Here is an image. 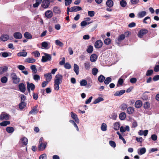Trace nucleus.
Wrapping results in <instances>:
<instances>
[{"mask_svg":"<svg viewBox=\"0 0 159 159\" xmlns=\"http://www.w3.org/2000/svg\"><path fill=\"white\" fill-rule=\"evenodd\" d=\"M109 143L110 146L113 148H115L116 146L115 142L113 141H110L109 142Z\"/></svg>","mask_w":159,"mask_h":159,"instance_id":"nucleus-56","label":"nucleus"},{"mask_svg":"<svg viewBox=\"0 0 159 159\" xmlns=\"http://www.w3.org/2000/svg\"><path fill=\"white\" fill-rule=\"evenodd\" d=\"M150 107V103L148 102H146L144 104L143 107L144 109H147Z\"/></svg>","mask_w":159,"mask_h":159,"instance_id":"nucleus-52","label":"nucleus"},{"mask_svg":"<svg viewBox=\"0 0 159 159\" xmlns=\"http://www.w3.org/2000/svg\"><path fill=\"white\" fill-rule=\"evenodd\" d=\"M36 0V3L33 4V7L34 8L37 7L42 3L41 7L44 8H48L50 5V2L48 0Z\"/></svg>","mask_w":159,"mask_h":159,"instance_id":"nucleus-1","label":"nucleus"},{"mask_svg":"<svg viewBox=\"0 0 159 159\" xmlns=\"http://www.w3.org/2000/svg\"><path fill=\"white\" fill-rule=\"evenodd\" d=\"M44 76L46 79V80L50 82L52 78V76L51 73L45 74H44Z\"/></svg>","mask_w":159,"mask_h":159,"instance_id":"nucleus-16","label":"nucleus"},{"mask_svg":"<svg viewBox=\"0 0 159 159\" xmlns=\"http://www.w3.org/2000/svg\"><path fill=\"white\" fill-rule=\"evenodd\" d=\"M112 80L111 78L110 77H107L104 80V83L105 84H108Z\"/></svg>","mask_w":159,"mask_h":159,"instance_id":"nucleus-38","label":"nucleus"},{"mask_svg":"<svg viewBox=\"0 0 159 159\" xmlns=\"http://www.w3.org/2000/svg\"><path fill=\"white\" fill-rule=\"evenodd\" d=\"M32 53L34 54V56L35 57H38L40 56V53L38 51H36L32 52Z\"/></svg>","mask_w":159,"mask_h":159,"instance_id":"nucleus-59","label":"nucleus"},{"mask_svg":"<svg viewBox=\"0 0 159 159\" xmlns=\"http://www.w3.org/2000/svg\"><path fill=\"white\" fill-rule=\"evenodd\" d=\"M101 128L102 131H106L107 130V125L106 124L103 123L101 125Z\"/></svg>","mask_w":159,"mask_h":159,"instance_id":"nucleus-46","label":"nucleus"},{"mask_svg":"<svg viewBox=\"0 0 159 159\" xmlns=\"http://www.w3.org/2000/svg\"><path fill=\"white\" fill-rule=\"evenodd\" d=\"M70 115L71 117L75 120L77 123H79V120L78 117L77 115L73 112H71Z\"/></svg>","mask_w":159,"mask_h":159,"instance_id":"nucleus-10","label":"nucleus"},{"mask_svg":"<svg viewBox=\"0 0 159 159\" xmlns=\"http://www.w3.org/2000/svg\"><path fill=\"white\" fill-rule=\"evenodd\" d=\"M27 53L26 52H19L17 54V55L19 57H25L26 56Z\"/></svg>","mask_w":159,"mask_h":159,"instance_id":"nucleus-44","label":"nucleus"},{"mask_svg":"<svg viewBox=\"0 0 159 159\" xmlns=\"http://www.w3.org/2000/svg\"><path fill=\"white\" fill-rule=\"evenodd\" d=\"M30 69L32 70V72L34 73H36L37 72V70L36 68L35 65H33L30 66Z\"/></svg>","mask_w":159,"mask_h":159,"instance_id":"nucleus-45","label":"nucleus"},{"mask_svg":"<svg viewBox=\"0 0 159 159\" xmlns=\"http://www.w3.org/2000/svg\"><path fill=\"white\" fill-rule=\"evenodd\" d=\"M63 79V76L62 75L59 74H57L55 76L54 82L58 83L61 84Z\"/></svg>","mask_w":159,"mask_h":159,"instance_id":"nucleus-4","label":"nucleus"},{"mask_svg":"<svg viewBox=\"0 0 159 159\" xmlns=\"http://www.w3.org/2000/svg\"><path fill=\"white\" fill-rule=\"evenodd\" d=\"M13 36L15 39H21L22 37V34L20 33L19 32H15L13 34Z\"/></svg>","mask_w":159,"mask_h":159,"instance_id":"nucleus-15","label":"nucleus"},{"mask_svg":"<svg viewBox=\"0 0 159 159\" xmlns=\"http://www.w3.org/2000/svg\"><path fill=\"white\" fill-rule=\"evenodd\" d=\"M38 105H36L32 108L31 110L29 112V114H35L38 113L39 110L37 109L38 107Z\"/></svg>","mask_w":159,"mask_h":159,"instance_id":"nucleus-11","label":"nucleus"},{"mask_svg":"<svg viewBox=\"0 0 159 159\" xmlns=\"http://www.w3.org/2000/svg\"><path fill=\"white\" fill-rule=\"evenodd\" d=\"M7 80L8 79L7 77L5 76L2 77L1 79V82L3 84L7 83Z\"/></svg>","mask_w":159,"mask_h":159,"instance_id":"nucleus-47","label":"nucleus"},{"mask_svg":"<svg viewBox=\"0 0 159 159\" xmlns=\"http://www.w3.org/2000/svg\"><path fill=\"white\" fill-rule=\"evenodd\" d=\"M55 44L56 45H58L60 47H63V43L60 41L59 40H56L55 41Z\"/></svg>","mask_w":159,"mask_h":159,"instance_id":"nucleus-48","label":"nucleus"},{"mask_svg":"<svg viewBox=\"0 0 159 159\" xmlns=\"http://www.w3.org/2000/svg\"><path fill=\"white\" fill-rule=\"evenodd\" d=\"M27 88L31 89L32 91H34L35 89L34 85L32 83H30L29 82H27Z\"/></svg>","mask_w":159,"mask_h":159,"instance_id":"nucleus-14","label":"nucleus"},{"mask_svg":"<svg viewBox=\"0 0 159 159\" xmlns=\"http://www.w3.org/2000/svg\"><path fill=\"white\" fill-rule=\"evenodd\" d=\"M126 117V114L125 112H122L119 115V117L121 120H123L125 119Z\"/></svg>","mask_w":159,"mask_h":159,"instance_id":"nucleus-29","label":"nucleus"},{"mask_svg":"<svg viewBox=\"0 0 159 159\" xmlns=\"http://www.w3.org/2000/svg\"><path fill=\"white\" fill-rule=\"evenodd\" d=\"M97 57L98 56L96 54H92L90 57V61L92 62H95L96 61Z\"/></svg>","mask_w":159,"mask_h":159,"instance_id":"nucleus-22","label":"nucleus"},{"mask_svg":"<svg viewBox=\"0 0 159 159\" xmlns=\"http://www.w3.org/2000/svg\"><path fill=\"white\" fill-rule=\"evenodd\" d=\"M53 12L56 14H60L61 11L59 7L55 6L53 8Z\"/></svg>","mask_w":159,"mask_h":159,"instance_id":"nucleus-28","label":"nucleus"},{"mask_svg":"<svg viewBox=\"0 0 159 159\" xmlns=\"http://www.w3.org/2000/svg\"><path fill=\"white\" fill-rule=\"evenodd\" d=\"M36 60L32 57H29L25 59V62L28 63H33L35 62Z\"/></svg>","mask_w":159,"mask_h":159,"instance_id":"nucleus-23","label":"nucleus"},{"mask_svg":"<svg viewBox=\"0 0 159 159\" xmlns=\"http://www.w3.org/2000/svg\"><path fill=\"white\" fill-rule=\"evenodd\" d=\"M124 82V80L123 79L121 78L119 79L118 81L117 84V86L118 87L119 85H121Z\"/></svg>","mask_w":159,"mask_h":159,"instance_id":"nucleus-50","label":"nucleus"},{"mask_svg":"<svg viewBox=\"0 0 159 159\" xmlns=\"http://www.w3.org/2000/svg\"><path fill=\"white\" fill-rule=\"evenodd\" d=\"M153 70H147L146 75L147 76H150L153 74Z\"/></svg>","mask_w":159,"mask_h":159,"instance_id":"nucleus-53","label":"nucleus"},{"mask_svg":"<svg viewBox=\"0 0 159 159\" xmlns=\"http://www.w3.org/2000/svg\"><path fill=\"white\" fill-rule=\"evenodd\" d=\"M65 1V5L67 6L70 5L72 2V0H64Z\"/></svg>","mask_w":159,"mask_h":159,"instance_id":"nucleus-62","label":"nucleus"},{"mask_svg":"<svg viewBox=\"0 0 159 159\" xmlns=\"http://www.w3.org/2000/svg\"><path fill=\"white\" fill-rule=\"evenodd\" d=\"M24 36L25 38L29 39H31L32 37L31 34L28 32H25L24 33Z\"/></svg>","mask_w":159,"mask_h":159,"instance_id":"nucleus-31","label":"nucleus"},{"mask_svg":"<svg viewBox=\"0 0 159 159\" xmlns=\"http://www.w3.org/2000/svg\"><path fill=\"white\" fill-rule=\"evenodd\" d=\"M82 10L81 7L79 6H74L71 8L70 12H74Z\"/></svg>","mask_w":159,"mask_h":159,"instance_id":"nucleus-12","label":"nucleus"},{"mask_svg":"<svg viewBox=\"0 0 159 159\" xmlns=\"http://www.w3.org/2000/svg\"><path fill=\"white\" fill-rule=\"evenodd\" d=\"M120 124L118 122H116L114 125V129L116 130H118L120 127Z\"/></svg>","mask_w":159,"mask_h":159,"instance_id":"nucleus-35","label":"nucleus"},{"mask_svg":"<svg viewBox=\"0 0 159 159\" xmlns=\"http://www.w3.org/2000/svg\"><path fill=\"white\" fill-rule=\"evenodd\" d=\"M87 84V81L85 80H82L80 82V85L81 86H86Z\"/></svg>","mask_w":159,"mask_h":159,"instance_id":"nucleus-54","label":"nucleus"},{"mask_svg":"<svg viewBox=\"0 0 159 159\" xmlns=\"http://www.w3.org/2000/svg\"><path fill=\"white\" fill-rule=\"evenodd\" d=\"M9 118V114L5 113H2L0 116V120H7Z\"/></svg>","mask_w":159,"mask_h":159,"instance_id":"nucleus-7","label":"nucleus"},{"mask_svg":"<svg viewBox=\"0 0 159 159\" xmlns=\"http://www.w3.org/2000/svg\"><path fill=\"white\" fill-rule=\"evenodd\" d=\"M98 70L96 68H93L92 70V73L94 75H96L98 72Z\"/></svg>","mask_w":159,"mask_h":159,"instance_id":"nucleus-49","label":"nucleus"},{"mask_svg":"<svg viewBox=\"0 0 159 159\" xmlns=\"http://www.w3.org/2000/svg\"><path fill=\"white\" fill-rule=\"evenodd\" d=\"M146 14V12L145 11H143L139 12L137 16L139 18H142L145 16Z\"/></svg>","mask_w":159,"mask_h":159,"instance_id":"nucleus-20","label":"nucleus"},{"mask_svg":"<svg viewBox=\"0 0 159 159\" xmlns=\"http://www.w3.org/2000/svg\"><path fill=\"white\" fill-rule=\"evenodd\" d=\"M44 139L43 137H41L40 139L39 144H40V146L41 147L42 145H43V148H46L47 143L46 142H43Z\"/></svg>","mask_w":159,"mask_h":159,"instance_id":"nucleus-17","label":"nucleus"},{"mask_svg":"<svg viewBox=\"0 0 159 159\" xmlns=\"http://www.w3.org/2000/svg\"><path fill=\"white\" fill-rule=\"evenodd\" d=\"M8 69L7 66H5L4 67H0V75L2 74L5 72Z\"/></svg>","mask_w":159,"mask_h":159,"instance_id":"nucleus-40","label":"nucleus"},{"mask_svg":"<svg viewBox=\"0 0 159 159\" xmlns=\"http://www.w3.org/2000/svg\"><path fill=\"white\" fill-rule=\"evenodd\" d=\"M79 68L78 66L76 64L74 65V71L76 75H78L79 73Z\"/></svg>","mask_w":159,"mask_h":159,"instance_id":"nucleus-24","label":"nucleus"},{"mask_svg":"<svg viewBox=\"0 0 159 159\" xmlns=\"http://www.w3.org/2000/svg\"><path fill=\"white\" fill-rule=\"evenodd\" d=\"M103 100L104 99L103 98L101 97H98L94 101L93 103L94 104H96L100 102L103 101Z\"/></svg>","mask_w":159,"mask_h":159,"instance_id":"nucleus-41","label":"nucleus"},{"mask_svg":"<svg viewBox=\"0 0 159 159\" xmlns=\"http://www.w3.org/2000/svg\"><path fill=\"white\" fill-rule=\"evenodd\" d=\"M103 43L101 40H98L96 41L94 44V46L97 48H100L102 46Z\"/></svg>","mask_w":159,"mask_h":159,"instance_id":"nucleus-8","label":"nucleus"},{"mask_svg":"<svg viewBox=\"0 0 159 159\" xmlns=\"http://www.w3.org/2000/svg\"><path fill=\"white\" fill-rule=\"evenodd\" d=\"M14 130V128L12 127H8L6 128V131L9 133H13Z\"/></svg>","mask_w":159,"mask_h":159,"instance_id":"nucleus-37","label":"nucleus"},{"mask_svg":"<svg viewBox=\"0 0 159 159\" xmlns=\"http://www.w3.org/2000/svg\"><path fill=\"white\" fill-rule=\"evenodd\" d=\"M111 40L110 38L106 39L104 41V43L107 45H109L111 43Z\"/></svg>","mask_w":159,"mask_h":159,"instance_id":"nucleus-58","label":"nucleus"},{"mask_svg":"<svg viewBox=\"0 0 159 159\" xmlns=\"http://www.w3.org/2000/svg\"><path fill=\"white\" fill-rule=\"evenodd\" d=\"M53 16V13L50 10H48L45 12V16L48 18H51Z\"/></svg>","mask_w":159,"mask_h":159,"instance_id":"nucleus-13","label":"nucleus"},{"mask_svg":"<svg viewBox=\"0 0 159 159\" xmlns=\"http://www.w3.org/2000/svg\"><path fill=\"white\" fill-rule=\"evenodd\" d=\"M120 107L122 111L125 110L126 109L127 107V104L125 103L122 104L121 105Z\"/></svg>","mask_w":159,"mask_h":159,"instance_id":"nucleus-57","label":"nucleus"},{"mask_svg":"<svg viewBox=\"0 0 159 159\" xmlns=\"http://www.w3.org/2000/svg\"><path fill=\"white\" fill-rule=\"evenodd\" d=\"M33 78L35 81H38L40 79V76L38 75L35 74L34 75Z\"/></svg>","mask_w":159,"mask_h":159,"instance_id":"nucleus-60","label":"nucleus"},{"mask_svg":"<svg viewBox=\"0 0 159 159\" xmlns=\"http://www.w3.org/2000/svg\"><path fill=\"white\" fill-rule=\"evenodd\" d=\"M11 53H10V56H11ZM0 55H1L2 56L4 57H6L9 56V54L8 52H2L0 53Z\"/></svg>","mask_w":159,"mask_h":159,"instance_id":"nucleus-42","label":"nucleus"},{"mask_svg":"<svg viewBox=\"0 0 159 159\" xmlns=\"http://www.w3.org/2000/svg\"><path fill=\"white\" fill-rule=\"evenodd\" d=\"M60 84L54 82V88L55 90H56L57 91H58L59 89V85Z\"/></svg>","mask_w":159,"mask_h":159,"instance_id":"nucleus-51","label":"nucleus"},{"mask_svg":"<svg viewBox=\"0 0 159 159\" xmlns=\"http://www.w3.org/2000/svg\"><path fill=\"white\" fill-rule=\"evenodd\" d=\"M26 106V103L24 101H21L19 105V108L21 110H22Z\"/></svg>","mask_w":159,"mask_h":159,"instance_id":"nucleus-18","label":"nucleus"},{"mask_svg":"<svg viewBox=\"0 0 159 159\" xmlns=\"http://www.w3.org/2000/svg\"><path fill=\"white\" fill-rule=\"evenodd\" d=\"M105 77L102 75H100L98 77V80L100 83H102L104 81Z\"/></svg>","mask_w":159,"mask_h":159,"instance_id":"nucleus-34","label":"nucleus"},{"mask_svg":"<svg viewBox=\"0 0 159 159\" xmlns=\"http://www.w3.org/2000/svg\"><path fill=\"white\" fill-rule=\"evenodd\" d=\"M28 143V139L25 137L21 138L19 141V143L21 144L22 146H25L27 145Z\"/></svg>","mask_w":159,"mask_h":159,"instance_id":"nucleus-5","label":"nucleus"},{"mask_svg":"<svg viewBox=\"0 0 159 159\" xmlns=\"http://www.w3.org/2000/svg\"><path fill=\"white\" fill-rule=\"evenodd\" d=\"M152 80L154 81L159 80V75H157L154 76L152 78Z\"/></svg>","mask_w":159,"mask_h":159,"instance_id":"nucleus-64","label":"nucleus"},{"mask_svg":"<svg viewBox=\"0 0 159 159\" xmlns=\"http://www.w3.org/2000/svg\"><path fill=\"white\" fill-rule=\"evenodd\" d=\"M95 12L93 11H88V16L90 17H93L94 16Z\"/></svg>","mask_w":159,"mask_h":159,"instance_id":"nucleus-61","label":"nucleus"},{"mask_svg":"<svg viewBox=\"0 0 159 159\" xmlns=\"http://www.w3.org/2000/svg\"><path fill=\"white\" fill-rule=\"evenodd\" d=\"M134 111V109L132 107H128L127 110V113L129 114H132Z\"/></svg>","mask_w":159,"mask_h":159,"instance_id":"nucleus-30","label":"nucleus"},{"mask_svg":"<svg viewBox=\"0 0 159 159\" xmlns=\"http://www.w3.org/2000/svg\"><path fill=\"white\" fill-rule=\"evenodd\" d=\"M44 56H43L41 59V61L42 62H45L48 61H50L52 59L51 55L47 53H44Z\"/></svg>","mask_w":159,"mask_h":159,"instance_id":"nucleus-2","label":"nucleus"},{"mask_svg":"<svg viewBox=\"0 0 159 159\" xmlns=\"http://www.w3.org/2000/svg\"><path fill=\"white\" fill-rule=\"evenodd\" d=\"M148 133V130H145L144 131L142 130H140L138 132V134L139 135H144V136H146Z\"/></svg>","mask_w":159,"mask_h":159,"instance_id":"nucleus-19","label":"nucleus"},{"mask_svg":"<svg viewBox=\"0 0 159 159\" xmlns=\"http://www.w3.org/2000/svg\"><path fill=\"white\" fill-rule=\"evenodd\" d=\"M39 159H47L46 155L43 153L40 156Z\"/></svg>","mask_w":159,"mask_h":159,"instance_id":"nucleus-63","label":"nucleus"},{"mask_svg":"<svg viewBox=\"0 0 159 159\" xmlns=\"http://www.w3.org/2000/svg\"><path fill=\"white\" fill-rule=\"evenodd\" d=\"M125 38V35L123 34H121L118 37L117 39L115 41L116 43L119 46L121 41L124 40Z\"/></svg>","mask_w":159,"mask_h":159,"instance_id":"nucleus-6","label":"nucleus"},{"mask_svg":"<svg viewBox=\"0 0 159 159\" xmlns=\"http://www.w3.org/2000/svg\"><path fill=\"white\" fill-rule=\"evenodd\" d=\"M9 38V36L7 34H3L0 37L1 40L3 41H7Z\"/></svg>","mask_w":159,"mask_h":159,"instance_id":"nucleus-21","label":"nucleus"},{"mask_svg":"<svg viewBox=\"0 0 159 159\" xmlns=\"http://www.w3.org/2000/svg\"><path fill=\"white\" fill-rule=\"evenodd\" d=\"M120 5L123 7H125L127 4L126 1L125 0H121L120 1Z\"/></svg>","mask_w":159,"mask_h":159,"instance_id":"nucleus-43","label":"nucleus"},{"mask_svg":"<svg viewBox=\"0 0 159 159\" xmlns=\"http://www.w3.org/2000/svg\"><path fill=\"white\" fill-rule=\"evenodd\" d=\"M84 66L86 70H89L91 68L90 62L88 61L84 63Z\"/></svg>","mask_w":159,"mask_h":159,"instance_id":"nucleus-32","label":"nucleus"},{"mask_svg":"<svg viewBox=\"0 0 159 159\" xmlns=\"http://www.w3.org/2000/svg\"><path fill=\"white\" fill-rule=\"evenodd\" d=\"M18 88L20 91L22 93H24L26 90L25 85L23 83H20L18 85Z\"/></svg>","mask_w":159,"mask_h":159,"instance_id":"nucleus-9","label":"nucleus"},{"mask_svg":"<svg viewBox=\"0 0 159 159\" xmlns=\"http://www.w3.org/2000/svg\"><path fill=\"white\" fill-rule=\"evenodd\" d=\"M106 5L109 7L111 8L113 5L114 3L112 0H108L106 2Z\"/></svg>","mask_w":159,"mask_h":159,"instance_id":"nucleus-27","label":"nucleus"},{"mask_svg":"<svg viewBox=\"0 0 159 159\" xmlns=\"http://www.w3.org/2000/svg\"><path fill=\"white\" fill-rule=\"evenodd\" d=\"M148 30L145 29H142L138 32V35L139 37L142 38L143 36L148 33Z\"/></svg>","mask_w":159,"mask_h":159,"instance_id":"nucleus-3","label":"nucleus"},{"mask_svg":"<svg viewBox=\"0 0 159 159\" xmlns=\"http://www.w3.org/2000/svg\"><path fill=\"white\" fill-rule=\"evenodd\" d=\"M125 90H122L119 91H117L114 94V95L116 96H120L125 93Z\"/></svg>","mask_w":159,"mask_h":159,"instance_id":"nucleus-26","label":"nucleus"},{"mask_svg":"<svg viewBox=\"0 0 159 159\" xmlns=\"http://www.w3.org/2000/svg\"><path fill=\"white\" fill-rule=\"evenodd\" d=\"M12 80L13 81V83L14 84H18L20 82V79L17 76L16 77H15Z\"/></svg>","mask_w":159,"mask_h":159,"instance_id":"nucleus-33","label":"nucleus"},{"mask_svg":"<svg viewBox=\"0 0 159 159\" xmlns=\"http://www.w3.org/2000/svg\"><path fill=\"white\" fill-rule=\"evenodd\" d=\"M64 66L66 69H69L71 68L70 65L68 62H66L64 65Z\"/></svg>","mask_w":159,"mask_h":159,"instance_id":"nucleus-55","label":"nucleus"},{"mask_svg":"<svg viewBox=\"0 0 159 159\" xmlns=\"http://www.w3.org/2000/svg\"><path fill=\"white\" fill-rule=\"evenodd\" d=\"M142 102L140 100L137 101L135 103V106L136 108H140L142 106Z\"/></svg>","mask_w":159,"mask_h":159,"instance_id":"nucleus-25","label":"nucleus"},{"mask_svg":"<svg viewBox=\"0 0 159 159\" xmlns=\"http://www.w3.org/2000/svg\"><path fill=\"white\" fill-rule=\"evenodd\" d=\"M10 122L9 121H3L0 123V125L2 126H6L7 125L10 124Z\"/></svg>","mask_w":159,"mask_h":159,"instance_id":"nucleus-36","label":"nucleus"},{"mask_svg":"<svg viewBox=\"0 0 159 159\" xmlns=\"http://www.w3.org/2000/svg\"><path fill=\"white\" fill-rule=\"evenodd\" d=\"M93 50V47L92 45H89L88 47V48L86 50L87 52L89 53H91L92 52Z\"/></svg>","mask_w":159,"mask_h":159,"instance_id":"nucleus-39","label":"nucleus"}]
</instances>
